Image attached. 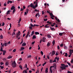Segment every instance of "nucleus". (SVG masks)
Here are the masks:
<instances>
[{
  "label": "nucleus",
  "mask_w": 73,
  "mask_h": 73,
  "mask_svg": "<svg viewBox=\"0 0 73 73\" xmlns=\"http://www.w3.org/2000/svg\"><path fill=\"white\" fill-rule=\"evenodd\" d=\"M1 46H2V47H4V43L3 44V43H1Z\"/></svg>",
  "instance_id": "nucleus-31"
},
{
  "label": "nucleus",
  "mask_w": 73,
  "mask_h": 73,
  "mask_svg": "<svg viewBox=\"0 0 73 73\" xmlns=\"http://www.w3.org/2000/svg\"><path fill=\"white\" fill-rule=\"evenodd\" d=\"M29 11V9H27L26 10V12L27 14L28 13Z\"/></svg>",
  "instance_id": "nucleus-32"
},
{
  "label": "nucleus",
  "mask_w": 73,
  "mask_h": 73,
  "mask_svg": "<svg viewBox=\"0 0 73 73\" xmlns=\"http://www.w3.org/2000/svg\"><path fill=\"white\" fill-rule=\"evenodd\" d=\"M54 25H55V23H54L53 24V25L51 24V27H54Z\"/></svg>",
  "instance_id": "nucleus-42"
},
{
  "label": "nucleus",
  "mask_w": 73,
  "mask_h": 73,
  "mask_svg": "<svg viewBox=\"0 0 73 73\" xmlns=\"http://www.w3.org/2000/svg\"><path fill=\"white\" fill-rule=\"evenodd\" d=\"M50 29L51 30V31H56V29H54V28H53L52 27H50Z\"/></svg>",
  "instance_id": "nucleus-9"
},
{
  "label": "nucleus",
  "mask_w": 73,
  "mask_h": 73,
  "mask_svg": "<svg viewBox=\"0 0 73 73\" xmlns=\"http://www.w3.org/2000/svg\"><path fill=\"white\" fill-rule=\"evenodd\" d=\"M35 4L36 5L35 6H34V7H33V9H35V8H36V7H38V5H37V2H36L35 3Z\"/></svg>",
  "instance_id": "nucleus-6"
},
{
  "label": "nucleus",
  "mask_w": 73,
  "mask_h": 73,
  "mask_svg": "<svg viewBox=\"0 0 73 73\" xmlns=\"http://www.w3.org/2000/svg\"><path fill=\"white\" fill-rule=\"evenodd\" d=\"M4 25H5V23H4V22H3L2 23V25H1V26H3V27L4 26Z\"/></svg>",
  "instance_id": "nucleus-36"
},
{
  "label": "nucleus",
  "mask_w": 73,
  "mask_h": 73,
  "mask_svg": "<svg viewBox=\"0 0 73 73\" xmlns=\"http://www.w3.org/2000/svg\"><path fill=\"white\" fill-rule=\"evenodd\" d=\"M59 54H58V52H56L55 54L56 56H58Z\"/></svg>",
  "instance_id": "nucleus-40"
},
{
  "label": "nucleus",
  "mask_w": 73,
  "mask_h": 73,
  "mask_svg": "<svg viewBox=\"0 0 73 73\" xmlns=\"http://www.w3.org/2000/svg\"><path fill=\"white\" fill-rule=\"evenodd\" d=\"M57 48H58V49H60V47L58 45L57 46Z\"/></svg>",
  "instance_id": "nucleus-62"
},
{
  "label": "nucleus",
  "mask_w": 73,
  "mask_h": 73,
  "mask_svg": "<svg viewBox=\"0 0 73 73\" xmlns=\"http://www.w3.org/2000/svg\"><path fill=\"white\" fill-rule=\"evenodd\" d=\"M47 46H49L50 45V43L49 42H48L47 44Z\"/></svg>",
  "instance_id": "nucleus-17"
},
{
  "label": "nucleus",
  "mask_w": 73,
  "mask_h": 73,
  "mask_svg": "<svg viewBox=\"0 0 73 73\" xmlns=\"http://www.w3.org/2000/svg\"><path fill=\"white\" fill-rule=\"evenodd\" d=\"M62 34H63V33H59V36H62Z\"/></svg>",
  "instance_id": "nucleus-29"
},
{
  "label": "nucleus",
  "mask_w": 73,
  "mask_h": 73,
  "mask_svg": "<svg viewBox=\"0 0 73 73\" xmlns=\"http://www.w3.org/2000/svg\"><path fill=\"white\" fill-rule=\"evenodd\" d=\"M56 61H57L56 60V59H55L53 61V62H56Z\"/></svg>",
  "instance_id": "nucleus-34"
},
{
  "label": "nucleus",
  "mask_w": 73,
  "mask_h": 73,
  "mask_svg": "<svg viewBox=\"0 0 73 73\" xmlns=\"http://www.w3.org/2000/svg\"><path fill=\"white\" fill-rule=\"evenodd\" d=\"M52 44L53 45H54V44H55V40H54L52 41Z\"/></svg>",
  "instance_id": "nucleus-30"
},
{
  "label": "nucleus",
  "mask_w": 73,
  "mask_h": 73,
  "mask_svg": "<svg viewBox=\"0 0 73 73\" xmlns=\"http://www.w3.org/2000/svg\"><path fill=\"white\" fill-rule=\"evenodd\" d=\"M34 7H35V5H33V3H31L30 4V7H31V8H33V9Z\"/></svg>",
  "instance_id": "nucleus-8"
},
{
  "label": "nucleus",
  "mask_w": 73,
  "mask_h": 73,
  "mask_svg": "<svg viewBox=\"0 0 73 73\" xmlns=\"http://www.w3.org/2000/svg\"><path fill=\"white\" fill-rule=\"evenodd\" d=\"M31 57H32V56L31 55H30V56H28L27 58H31Z\"/></svg>",
  "instance_id": "nucleus-37"
},
{
  "label": "nucleus",
  "mask_w": 73,
  "mask_h": 73,
  "mask_svg": "<svg viewBox=\"0 0 73 73\" xmlns=\"http://www.w3.org/2000/svg\"><path fill=\"white\" fill-rule=\"evenodd\" d=\"M0 67L1 68V69H3L4 68V66H0Z\"/></svg>",
  "instance_id": "nucleus-45"
},
{
  "label": "nucleus",
  "mask_w": 73,
  "mask_h": 73,
  "mask_svg": "<svg viewBox=\"0 0 73 73\" xmlns=\"http://www.w3.org/2000/svg\"><path fill=\"white\" fill-rule=\"evenodd\" d=\"M68 53H65V56H66V57H68Z\"/></svg>",
  "instance_id": "nucleus-33"
},
{
  "label": "nucleus",
  "mask_w": 73,
  "mask_h": 73,
  "mask_svg": "<svg viewBox=\"0 0 73 73\" xmlns=\"http://www.w3.org/2000/svg\"><path fill=\"white\" fill-rule=\"evenodd\" d=\"M48 68H46L45 69V73H48Z\"/></svg>",
  "instance_id": "nucleus-15"
},
{
  "label": "nucleus",
  "mask_w": 73,
  "mask_h": 73,
  "mask_svg": "<svg viewBox=\"0 0 73 73\" xmlns=\"http://www.w3.org/2000/svg\"><path fill=\"white\" fill-rule=\"evenodd\" d=\"M38 50H40V46H39V45H38Z\"/></svg>",
  "instance_id": "nucleus-49"
},
{
  "label": "nucleus",
  "mask_w": 73,
  "mask_h": 73,
  "mask_svg": "<svg viewBox=\"0 0 73 73\" xmlns=\"http://www.w3.org/2000/svg\"><path fill=\"white\" fill-rule=\"evenodd\" d=\"M1 52L3 51V46L1 47V49H0Z\"/></svg>",
  "instance_id": "nucleus-21"
},
{
  "label": "nucleus",
  "mask_w": 73,
  "mask_h": 73,
  "mask_svg": "<svg viewBox=\"0 0 73 73\" xmlns=\"http://www.w3.org/2000/svg\"><path fill=\"white\" fill-rule=\"evenodd\" d=\"M56 20L57 21H58V22L59 23H60V20H59V19H58Z\"/></svg>",
  "instance_id": "nucleus-57"
},
{
  "label": "nucleus",
  "mask_w": 73,
  "mask_h": 73,
  "mask_svg": "<svg viewBox=\"0 0 73 73\" xmlns=\"http://www.w3.org/2000/svg\"><path fill=\"white\" fill-rule=\"evenodd\" d=\"M26 45V43H23V44H22V46H25Z\"/></svg>",
  "instance_id": "nucleus-24"
},
{
  "label": "nucleus",
  "mask_w": 73,
  "mask_h": 73,
  "mask_svg": "<svg viewBox=\"0 0 73 73\" xmlns=\"http://www.w3.org/2000/svg\"><path fill=\"white\" fill-rule=\"evenodd\" d=\"M25 49V48H24V47H22L21 48V50H23Z\"/></svg>",
  "instance_id": "nucleus-26"
},
{
  "label": "nucleus",
  "mask_w": 73,
  "mask_h": 73,
  "mask_svg": "<svg viewBox=\"0 0 73 73\" xmlns=\"http://www.w3.org/2000/svg\"><path fill=\"white\" fill-rule=\"evenodd\" d=\"M23 42V40L22 39L21 42L20 43V44H22Z\"/></svg>",
  "instance_id": "nucleus-51"
},
{
  "label": "nucleus",
  "mask_w": 73,
  "mask_h": 73,
  "mask_svg": "<svg viewBox=\"0 0 73 73\" xmlns=\"http://www.w3.org/2000/svg\"><path fill=\"white\" fill-rule=\"evenodd\" d=\"M27 13L26 12H25V14H24L25 15H27Z\"/></svg>",
  "instance_id": "nucleus-56"
},
{
  "label": "nucleus",
  "mask_w": 73,
  "mask_h": 73,
  "mask_svg": "<svg viewBox=\"0 0 73 73\" xmlns=\"http://www.w3.org/2000/svg\"><path fill=\"white\" fill-rule=\"evenodd\" d=\"M29 28L30 29H32V27H29Z\"/></svg>",
  "instance_id": "nucleus-58"
},
{
  "label": "nucleus",
  "mask_w": 73,
  "mask_h": 73,
  "mask_svg": "<svg viewBox=\"0 0 73 73\" xmlns=\"http://www.w3.org/2000/svg\"><path fill=\"white\" fill-rule=\"evenodd\" d=\"M12 57V56H9L7 57V59H10V58H11Z\"/></svg>",
  "instance_id": "nucleus-16"
},
{
  "label": "nucleus",
  "mask_w": 73,
  "mask_h": 73,
  "mask_svg": "<svg viewBox=\"0 0 73 73\" xmlns=\"http://www.w3.org/2000/svg\"><path fill=\"white\" fill-rule=\"evenodd\" d=\"M5 65L6 66H8L9 65V62L8 61H7L5 64Z\"/></svg>",
  "instance_id": "nucleus-10"
},
{
  "label": "nucleus",
  "mask_w": 73,
  "mask_h": 73,
  "mask_svg": "<svg viewBox=\"0 0 73 73\" xmlns=\"http://www.w3.org/2000/svg\"><path fill=\"white\" fill-rule=\"evenodd\" d=\"M60 58L59 57L57 58V57H56L55 58V59H57V61H58L59 60V59Z\"/></svg>",
  "instance_id": "nucleus-25"
},
{
  "label": "nucleus",
  "mask_w": 73,
  "mask_h": 73,
  "mask_svg": "<svg viewBox=\"0 0 73 73\" xmlns=\"http://www.w3.org/2000/svg\"><path fill=\"white\" fill-rule=\"evenodd\" d=\"M37 72V73H39V70H37L36 71Z\"/></svg>",
  "instance_id": "nucleus-64"
},
{
  "label": "nucleus",
  "mask_w": 73,
  "mask_h": 73,
  "mask_svg": "<svg viewBox=\"0 0 73 73\" xmlns=\"http://www.w3.org/2000/svg\"><path fill=\"white\" fill-rule=\"evenodd\" d=\"M69 53L70 55H72V51H70L69 52Z\"/></svg>",
  "instance_id": "nucleus-35"
},
{
  "label": "nucleus",
  "mask_w": 73,
  "mask_h": 73,
  "mask_svg": "<svg viewBox=\"0 0 73 73\" xmlns=\"http://www.w3.org/2000/svg\"><path fill=\"white\" fill-rule=\"evenodd\" d=\"M4 46H7V45H8V44H7V42L5 43L4 44Z\"/></svg>",
  "instance_id": "nucleus-27"
},
{
  "label": "nucleus",
  "mask_w": 73,
  "mask_h": 73,
  "mask_svg": "<svg viewBox=\"0 0 73 73\" xmlns=\"http://www.w3.org/2000/svg\"><path fill=\"white\" fill-rule=\"evenodd\" d=\"M36 38V36L35 35H33V39H35Z\"/></svg>",
  "instance_id": "nucleus-18"
},
{
  "label": "nucleus",
  "mask_w": 73,
  "mask_h": 73,
  "mask_svg": "<svg viewBox=\"0 0 73 73\" xmlns=\"http://www.w3.org/2000/svg\"><path fill=\"white\" fill-rule=\"evenodd\" d=\"M3 55H5V53H6V51H5V50H3Z\"/></svg>",
  "instance_id": "nucleus-14"
},
{
  "label": "nucleus",
  "mask_w": 73,
  "mask_h": 73,
  "mask_svg": "<svg viewBox=\"0 0 73 73\" xmlns=\"http://www.w3.org/2000/svg\"><path fill=\"white\" fill-rule=\"evenodd\" d=\"M50 63H52L53 62V60H50Z\"/></svg>",
  "instance_id": "nucleus-38"
},
{
  "label": "nucleus",
  "mask_w": 73,
  "mask_h": 73,
  "mask_svg": "<svg viewBox=\"0 0 73 73\" xmlns=\"http://www.w3.org/2000/svg\"><path fill=\"white\" fill-rule=\"evenodd\" d=\"M25 31H26V29H25L24 30L23 32V33H24V32H25Z\"/></svg>",
  "instance_id": "nucleus-60"
},
{
  "label": "nucleus",
  "mask_w": 73,
  "mask_h": 73,
  "mask_svg": "<svg viewBox=\"0 0 73 73\" xmlns=\"http://www.w3.org/2000/svg\"><path fill=\"white\" fill-rule=\"evenodd\" d=\"M0 38L1 39H3V35H1V36H0Z\"/></svg>",
  "instance_id": "nucleus-28"
},
{
  "label": "nucleus",
  "mask_w": 73,
  "mask_h": 73,
  "mask_svg": "<svg viewBox=\"0 0 73 73\" xmlns=\"http://www.w3.org/2000/svg\"><path fill=\"white\" fill-rule=\"evenodd\" d=\"M67 63L68 65H69V66H71L70 63H69L68 62H67Z\"/></svg>",
  "instance_id": "nucleus-39"
},
{
  "label": "nucleus",
  "mask_w": 73,
  "mask_h": 73,
  "mask_svg": "<svg viewBox=\"0 0 73 73\" xmlns=\"http://www.w3.org/2000/svg\"><path fill=\"white\" fill-rule=\"evenodd\" d=\"M46 38H45L44 37H43V39H42V41L43 42H45V40H46Z\"/></svg>",
  "instance_id": "nucleus-13"
},
{
  "label": "nucleus",
  "mask_w": 73,
  "mask_h": 73,
  "mask_svg": "<svg viewBox=\"0 0 73 73\" xmlns=\"http://www.w3.org/2000/svg\"><path fill=\"white\" fill-rule=\"evenodd\" d=\"M46 64V62H45V63L43 64L42 65V66H44V65H45Z\"/></svg>",
  "instance_id": "nucleus-50"
},
{
  "label": "nucleus",
  "mask_w": 73,
  "mask_h": 73,
  "mask_svg": "<svg viewBox=\"0 0 73 73\" xmlns=\"http://www.w3.org/2000/svg\"><path fill=\"white\" fill-rule=\"evenodd\" d=\"M47 37L48 38H50L51 37V36L49 35H47Z\"/></svg>",
  "instance_id": "nucleus-11"
},
{
  "label": "nucleus",
  "mask_w": 73,
  "mask_h": 73,
  "mask_svg": "<svg viewBox=\"0 0 73 73\" xmlns=\"http://www.w3.org/2000/svg\"><path fill=\"white\" fill-rule=\"evenodd\" d=\"M20 35H21V32L20 31H19L18 32V33H17V35L16 36V37H17V38H18Z\"/></svg>",
  "instance_id": "nucleus-5"
},
{
  "label": "nucleus",
  "mask_w": 73,
  "mask_h": 73,
  "mask_svg": "<svg viewBox=\"0 0 73 73\" xmlns=\"http://www.w3.org/2000/svg\"><path fill=\"white\" fill-rule=\"evenodd\" d=\"M35 34L37 35H39V34H40V33H39L38 32H36L35 33Z\"/></svg>",
  "instance_id": "nucleus-19"
},
{
  "label": "nucleus",
  "mask_w": 73,
  "mask_h": 73,
  "mask_svg": "<svg viewBox=\"0 0 73 73\" xmlns=\"http://www.w3.org/2000/svg\"><path fill=\"white\" fill-rule=\"evenodd\" d=\"M14 35H15V32H13L12 34V36H13Z\"/></svg>",
  "instance_id": "nucleus-46"
},
{
  "label": "nucleus",
  "mask_w": 73,
  "mask_h": 73,
  "mask_svg": "<svg viewBox=\"0 0 73 73\" xmlns=\"http://www.w3.org/2000/svg\"><path fill=\"white\" fill-rule=\"evenodd\" d=\"M30 26L31 27H33V24H32V23L30 24Z\"/></svg>",
  "instance_id": "nucleus-44"
},
{
  "label": "nucleus",
  "mask_w": 73,
  "mask_h": 73,
  "mask_svg": "<svg viewBox=\"0 0 73 73\" xmlns=\"http://www.w3.org/2000/svg\"><path fill=\"white\" fill-rule=\"evenodd\" d=\"M49 14L50 15V16H52L53 15V13H49Z\"/></svg>",
  "instance_id": "nucleus-52"
},
{
  "label": "nucleus",
  "mask_w": 73,
  "mask_h": 73,
  "mask_svg": "<svg viewBox=\"0 0 73 73\" xmlns=\"http://www.w3.org/2000/svg\"><path fill=\"white\" fill-rule=\"evenodd\" d=\"M60 46L61 47H62V46H63V44H60Z\"/></svg>",
  "instance_id": "nucleus-54"
},
{
  "label": "nucleus",
  "mask_w": 73,
  "mask_h": 73,
  "mask_svg": "<svg viewBox=\"0 0 73 73\" xmlns=\"http://www.w3.org/2000/svg\"><path fill=\"white\" fill-rule=\"evenodd\" d=\"M47 23H48L46 25H45V26H44V27L46 28H50V27L48 25H49L52 24V23L50 22L49 21H47Z\"/></svg>",
  "instance_id": "nucleus-1"
},
{
  "label": "nucleus",
  "mask_w": 73,
  "mask_h": 73,
  "mask_svg": "<svg viewBox=\"0 0 73 73\" xmlns=\"http://www.w3.org/2000/svg\"><path fill=\"white\" fill-rule=\"evenodd\" d=\"M9 3H13V2L12 1H10V0H9L8 1V2H7V3L8 4H9Z\"/></svg>",
  "instance_id": "nucleus-12"
},
{
  "label": "nucleus",
  "mask_w": 73,
  "mask_h": 73,
  "mask_svg": "<svg viewBox=\"0 0 73 73\" xmlns=\"http://www.w3.org/2000/svg\"><path fill=\"white\" fill-rule=\"evenodd\" d=\"M23 9L22 8H21V10H20V11H23Z\"/></svg>",
  "instance_id": "nucleus-59"
},
{
  "label": "nucleus",
  "mask_w": 73,
  "mask_h": 73,
  "mask_svg": "<svg viewBox=\"0 0 73 73\" xmlns=\"http://www.w3.org/2000/svg\"><path fill=\"white\" fill-rule=\"evenodd\" d=\"M3 64H4V63H3L2 62H1V65H3Z\"/></svg>",
  "instance_id": "nucleus-61"
},
{
  "label": "nucleus",
  "mask_w": 73,
  "mask_h": 73,
  "mask_svg": "<svg viewBox=\"0 0 73 73\" xmlns=\"http://www.w3.org/2000/svg\"><path fill=\"white\" fill-rule=\"evenodd\" d=\"M10 11H8L7 12V15H8V14H10Z\"/></svg>",
  "instance_id": "nucleus-23"
},
{
  "label": "nucleus",
  "mask_w": 73,
  "mask_h": 73,
  "mask_svg": "<svg viewBox=\"0 0 73 73\" xmlns=\"http://www.w3.org/2000/svg\"><path fill=\"white\" fill-rule=\"evenodd\" d=\"M15 8V7L14 6H13L11 8V10H13V12L12 13L13 14H15V11H16V9Z\"/></svg>",
  "instance_id": "nucleus-3"
},
{
  "label": "nucleus",
  "mask_w": 73,
  "mask_h": 73,
  "mask_svg": "<svg viewBox=\"0 0 73 73\" xmlns=\"http://www.w3.org/2000/svg\"><path fill=\"white\" fill-rule=\"evenodd\" d=\"M27 70H24L23 71V73H27Z\"/></svg>",
  "instance_id": "nucleus-22"
},
{
  "label": "nucleus",
  "mask_w": 73,
  "mask_h": 73,
  "mask_svg": "<svg viewBox=\"0 0 73 73\" xmlns=\"http://www.w3.org/2000/svg\"><path fill=\"white\" fill-rule=\"evenodd\" d=\"M40 53L41 54H42V55H43V54H44V53H43V52H42V51H41L40 52Z\"/></svg>",
  "instance_id": "nucleus-41"
},
{
  "label": "nucleus",
  "mask_w": 73,
  "mask_h": 73,
  "mask_svg": "<svg viewBox=\"0 0 73 73\" xmlns=\"http://www.w3.org/2000/svg\"><path fill=\"white\" fill-rule=\"evenodd\" d=\"M38 16V13H37L36 15H35V17H37V16Z\"/></svg>",
  "instance_id": "nucleus-63"
},
{
  "label": "nucleus",
  "mask_w": 73,
  "mask_h": 73,
  "mask_svg": "<svg viewBox=\"0 0 73 73\" xmlns=\"http://www.w3.org/2000/svg\"><path fill=\"white\" fill-rule=\"evenodd\" d=\"M67 73H73L72 72H71L68 71Z\"/></svg>",
  "instance_id": "nucleus-55"
},
{
  "label": "nucleus",
  "mask_w": 73,
  "mask_h": 73,
  "mask_svg": "<svg viewBox=\"0 0 73 73\" xmlns=\"http://www.w3.org/2000/svg\"><path fill=\"white\" fill-rule=\"evenodd\" d=\"M64 48L65 49H67V47L66 46H64Z\"/></svg>",
  "instance_id": "nucleus-47"
},
{
  "label": "nucleus",
  "mask_w": 73,
  "mask_h": 73,
  "mask_svg": "<svg viewBox=\"0 0 73 73\" xmlns=\"http://www.w3.org/2000/svg\"><path fill=\"white\" fill-rule=\"evenodd\" d=\"M55 53H56V51H53L52 53L51 56H53V55H54V54H55Z\"/></svg>",
  "instance_id": "nucleus-7"
},
{
  "label": "nucleus",
  "mask_w": 73,
  "mask_h": 73,
  "mask_svg": "<svg viewBox=\"0 0 73 73\" xmlns=\"http://www.w3.org/2000/svg\"><path fill=\"white\" fill-rule=\"evenodd\" d=\"M71 63H73V59H72L70 61Z\"/></svg>",
  "instance_id": "nucleus-53"
},
{
  "label": "nucleus",
  "mask_w": 73,
  "mask_h": 73,
  "mask_svg": "<svg viewBox=\"0 0 73 73\" xmlns=\"http://www.w3.org/2000/svg\"><path fill=\"white\" fill-rule=\"evenodd\" d=\"M11 65H12V67L14 68V67H16V62L15 61H14V62H13L12 64Z\"/></svg>",
  "instance_id": "nucleus-4"
},
{
  "label": "nucleus",
  "mask_w": 73,
  "mask_h": 73,
  "mask_svg": "<svg viewBox=\"0 0 73 73\" xmlns=\"http://www.w3.org/2000/svg\"><path fill=\"white\" fill-rule=\"evenodd\" d=\"M44 21H47V20H48V19H44Z\"/></svg>",
  "instance_id": "nucleus-43"
},
{
  "label": "nucleus",
  "mask_w": 73,
  "mask_h": 73,
  "mask_svg": "<svg viewBox=\"0 0 73 73\" xmlns=\"http://www.w3.org/2000/svg\"><path fill=\"white\" fill-rule=\"evenodd\" d=\"M19 67H20V68L21 69L23 70V67H22V66H21V65H19Z\"/></svg>",
  "instance_id": "nucleus-20"
},
{
  "label": "nucleus",
  "mask_w": 73,
  "mask_h": 73,
  "mask_svg": "<svg viewBox=\"0 0 73 73\" xmlns=\"http://www.w3.org/2000/svg\"><path fill=\"white\" fill-rule=\"evenodd\" d=\"M31 34H33V35H34V34H35V32L34 31H33L32 32Z\"/></svg>",
  "instance_id": "nucleus-48"
},
{
  "label": "nucleus",
  "mask_w": 73,
  "mask_h": 73,
  "mask_svg": "<svg viewBox=\"0 0 73 73\" xmlns=\"http://www.w3.org/2000/svg\"><path fill=\"white\" fill-rule=\"evenodd\" d=\"M61 65L62 66H60L61 69L62 70H64V69H66V68H65L66 65H65V64H61Z\"/></svg>",
  "instance_id": "nucleus-2"
}]
</instances>
